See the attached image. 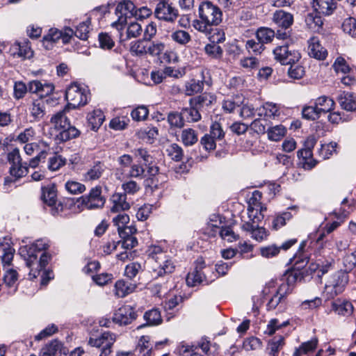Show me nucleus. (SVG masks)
I'll return each instance as SVG.
<instances>
[{
	"instance_id": "1",
	"label": "nucleus",
	"mask_w": 356,
	"mask_h": 356,
	"mask_svg": "<svg viewBox=\"0 0 356 356\" xmlns=\"http://www.w3.org/2000/svg\"><path fill=\"white\" fill-rule=\"evenodd\" d=\"M49 243L47 239H38L30 245H24L19 248V254L24 258L26 266L30 268V279L36 278L40 272L43 270L48 264L49 259L46 252H43L38 259L37 253L47 250Z\"/></svg>"
},
{
	"instance_id": "2",
	"label": "nucleus",
	"mask_w": 356,
	"mask_h": 356,
	"mask_svg": "<svg viewBox=\"0 0 356 356\" xmlns=\"http://www.w3.org/2000/svg\"><path fill=\"white\" fill-rule=\"evenodd\" d=\"M199 18L192 22L193 27L206 35L211 33V27L218 26L222 19V13L216 5L209 1L202 2L198 9Z\"/></svg>"
},
{
	"instance_id": "3",
	"label": "nucleus",
	"mask_w": 356,
	"mask_h": 356,
	"mask_svg": "<svg viewBox=\"0 0 356 356\" xmlns=\"http://www.w3.org/2000/svg\"><path fill=\"white\" fill-rule=\"evenodd\" d=\"M15 252L10 238L3 237L0 238V257L3 264V270L5 271L3 281L8 286H15L18 279L17 272L10 267Z\"/></svg>"
},
{
	"instance_id": "4",
	"label": "nucleus",
	"mask_w": 356,
	"mask_h": 356,
	"mask_svg": "<svg viewBox=\"0 0 356 356\" xmlns=\"http://www.w3.org/2000/svg\"><path fill=\"white\" fill-rule=\"evenodd\" d=\"M348 281V275L346 270H339L332 273L325 281L324 296L328 300L333 299L343 292Z\"/></svg>"
},
{
	"instance_id": "5",
	"label": "nucleus",
	"mask_w": 356,
	"mask_h": 356,
	"mask_svg": "<svg viewBox=\"0 0 356 356\" xmlns=\"http://www.w3.org/2000/svg\"><path fill=\"white\" fill-rule=\"evenodd\" d=\"M65 98L68 106L73 108L86 105L90 99L89 90L77 83L71 84L65 92Z\"/></svg>"
},
{
	"instance_id": "6",
	"label": "nucleus",
	"mask_w": 356,
	"mask_h": 356,
	"mask_svg": "<svg viewBox=\"0 0 356 356\" xmlns=\"http://www.w3.org/2000/svg\"><path fill=\"white\" fill-rule=\"evenodd\" d=\"M118 20L112 23V26L122 31L127 22V19L137 15L135 5L130 1H124L118 4L115 8Z\"/></svg>"
},
{
	"instance_id": "7",
	"label": "nucleus",
	"mask_w": 356,
	"mask_h": 356,
	"mask_svg": "<svg viewBox=\"0 0 356 356\" xmlns=\"http://www.w3.org/2000/svg\"><path fill=\"white\" fill-rule=\"evenodd\" d=\"M73 35L74 31L70 27H65L62 31L51 28L49 30L48 33L44 36L42 43L47 49H50L52 48L53 44L59 40H61L63 44L69 43Z\"/></svg>"
},
{
	"instance_id": "8",
	"label": "nucleus",
	"mask_w": 356,
	"mask_h": 356,
	"mask_svg": "<svg viewBox=\"0 0 356 356\" xmlns=\"http://www.w3.org/2000/svg\"><path fill=\"white\" fill-rule=\"evenodd\" d=\"M8 160L11 164L10 168V175L16 179L24 177L28 173L26 163L22 162L19 150L15 148L8 154Z\"/></svg>"
},
{
	"instance_id": "9",
	"label": "nucleus",
	"mask_w": 356,
	"mask_h": 356,
	"mask_svg": "<svg viewBox=\"0 0 356 356\" xmlns=\"http://www.w3.org/2000/svg\"><path fill=\"white\" fill-rule=\"evenodd\" d=\"M157 259V261L150 264L153 276L155 277H163L174 272L175 264L169 255H161Z\"/></svg>"
},
{
	"instance_id": "10",
	"label": "nucleus",
	"mask_w": 356,
	"mask_h": 356,
	"mask_svg": "<svg viewBox=\"0 0 356 356\" xmlns=\"http://www.w3.org/2000/svg\"><path fill=\"white\" fill-rule=\"evenodd\" d=\"M116 341V335L110 332H104L97 338H90L88 343L91 346L99 348L102 346L99 356H110L111 348Z\"/></svg>"
},
{
	"instance_id": "11",
	"label": "nucleus",
	"mask_w": 356,
	"mask_h": 356,
	"mask_svg": "<svg viewBox=\"0 0 356 356\" xmlns=\"http://www.w3.org/2000/svg\"><path fill=\"white\" fill-rule=\"evenodd\" d=\"M275 59L282 65L292 64L298 62L300 54L295 50L289 49L288 45L278 46L273 50Z\"/></svg>"
},
{
	"instance_id": "12",
	"label": "nucleus",
	"mask_w": 356,
	"mask_h": 356,
	"mask_svg": "<svg viewBox=\"0 0 356 356\" xmlns=\"http://www.w3.org/2000/svg\"><path fill=\"white\" fill-rule=\"evenodd\" d=\"M137 317V314L131 305H123L113 314L112 321L120 325L130 324Z\"/></svg>"
},
{
	"instance_id": "13",
	"label": "nucleus",
	"mask_w": 356,
	"mask_h": 356,
	"mask_svg": "<svg viewBox=\"0 0 356 356\" xmlns=\"http://www.w3.org/2000/svg\"><path fill=\"white\" fill-rule=\"evenodd\" d=\"M82 204L90 209L101 208L104 205L105 199L102 196L100 187L92 188L88 195L82 196Z\"/></svg>"
},
{
	"instance_id": "14",
	"label": "nucleus",
	"mask_w": 356,
	"mask_h": 356,
	"mask_svg": "<svg viewBox=\"0 0 356 356\" xmlns=\"http://www.w3.org/2000/svg\"><path fill=\"white\" fill-rule=\"evenodd\" d=\"M11 54L23 60L30 59L33 56V51L28 40L15 42L10 48Z\"/></svg>"
},
{
	"instance_id": "15",
	"label": "nucleus",
	"mask_w": 356,
	"mask_h": 356,
	"mask_svg": "<svg viewBox=\"0 0 356 356\" xmlns=\"http://www.w3.org/2000/svg\"><path fill=\"white\" fill-rule=\"evenodd\" d=\"M155 15L160 19L172 22L178 14L177 10L165 1H160L155 9Z\"/></svg>"
},
{
	"instance_id": "16",
	"label": "nucleus",
	"mask_w": 356,
	"mask_h": 356,
	"mask_svg": "<svg viewBox=\"0 0 356 356\" xmlns=\"http://www.w3.org/2000/svg\"><path fill=\"white\" fill-rule=\"evenodd\" d=\"M54 86L47 81L38 80L31 81L29 83V92L38 95L40 97H44L53 92Z\"/></svg>"
},
{
	"instance_id": "17",
	"label": "nucleus",
	"mask_w": 356,
	"mask_h": 356,
	"mask_svg": "<svg viewBox=\"0 0 356 356\" xmlns=\"http://www.w3.org/2000/svg\"><path fill=\"white\" fill-rule=\"evenodd\" d=\"M111 213H115L127 211L130 209V204L127 201V195L121 193H115L110 198Z\"/></svg>"
},
{
	"instance_id": "18",
	"label": "nucleus",
	"mask_w": 356,
	"mask_h": 356,
	"mask_svg": "<svg viewBox=\"0 0 356 356\" xmlns=\"http://www.w3.org/2000/svg\"><path fill=\"white\" fill-rule=\"evenodd\" d=\"M308 54L310 57L317 60H324L327 55V50L321 44L318 38L312 37L308 40Z\"/></svg>"
},
{
	"instance_id": "19",
	"label": "nucleus",
	"mask_w": 356,
	"mask_h": 356,
	"mask_svg": "<svg viewBox=\"0 0 356 356\" xmlns=\"http://www.w3.org/2000/svg\"><path fill=\"white\" fill-rule=\"evenodd\" d=\"M67 108L54 114L51 118V123L54 129L58 132L56 135H60V132L68 127L70 122L65 115Z\"/></svg>"
},
{
	"instance_id": "20",
	"label": "nucleus",
	"mask_w": 356,
	"mask_h": 356,
	"mask_svg": "<svg viewBox=\"0 0 356 356\" xmlns=\"http://www.w3.org/2000/svg\"><path fill=\"white\" fill-rule=\"evenodd\" d=\"M332 310L338 315L342 316H350L353 314L354 307L353 304L348 300L341 301L337 300L331 304Z\"/></svg>"
},
{
	"instance_id": "21",
	"label": "nucleus",
	"mask_w": 356,
	"mask_h": 356,
	"mask_svg": "<svg viewBox=\"0 0 356 356\" xmlns=\"http://www.w3.org/2000/svg\"><path fill=\"white\" fill-rule=\"evenodd\" d=\"M337 101L341 107L347 111L356 110V95L352 92H343L338 96Z\"/></svg>"
},
{
	"instance_id": "22",
	"label": "nucleus",
	"mask_w": 356,
	"mask_h": 356,
	"mask_svg": "<svg viewBox=\"0 0 356 356\" xmlns=\"http://www.w3.org/2000/svg\"><path fill=\"white\" fill-rule=\"evenodd\" d=\"M318 12L314 10L308 13L305 17V23L308 29L314 32H321L323 29V22Z\"/></svg>"
},
{
	"instance_id": "23",
	"label": "nucleus",
	"mask_w": 356,
	"mask_h": 356,
	"mask_svg": "<svg viewBox=\"0 0 356 356\" xmlns=\"http://www.w3.org/2000/svg\"><path fill=\"white\" fill-rule=\"evenodd\" d=\"M273 19L279 27L284 29L289 28L293 22V15L282 10H277L273 14Z\"/></svg>"
},
{
	"instance_id": "24",
	"label": "nucleus",
	"mask_w": 356,
	"mask_h": 356,
	"mask_svg": "<svg viewBox=\"0 0 356 356\" xmlns=\"http://www.w3.org/2000/svg\"><path fill=\"white\" fill-rule=\"evenodd\" d=\"M30 115L33 118V121L41 120L46 114V104L44 102L40 99L33 102L29 108Z\"/></svg>"
},
{
	"instance_id": "25",
	"label": "nucleus",
	"mask_w": 356,
	"mask_h": 356,
	"mask_svg": "<svg viewBox=\"0 0 356 356\" xmlns=\"http://www.w3.org/2000/svg\"><path fill=\"white\" fill-rule=\"evenodd\" d=\"M190 107L184 108L181 109L182 115H184V120L188 122H196L200 120L202 111L197 105L192 102V99L189 100Z\"/></svg>"
},
{
	"instance_id": "26",
	"label": "nucleus",
	"mask_w": 356,
	"mask_h": 356,
	"mask_svg": "<svg viewBox=\"0 0 356 356\" xmlns=\"http://www.w3.org/2000/svg\"><path fill=\"white\" fill-rule=\"evenodd\" d=\"M142 26L138 22H131L129 24L128 27L127 28L126 35H124L121 31H118L120 32L119 35V40L120 43H123L127 40L138 37L142 33Z\"/></svg>"
},
{
	"instance_id": "27",
	"label": "nucleus",
	"mask_w": 356,
	"mask_h": 356,
	"mask_svg": "<svg viewBox=\"0 0 356 356\" xmlns=\"http://www.w3.org/2000/svg\"><path fill=\"white\" fill-rule=\"evenodd\" d=\"M314 7L319 13L329 15L336 8V0H314Z\"/></svg>"
},
{
	"instance_id": "28",
	"label": "nucleus",
	"mask_w": 356,
	"mask_h": 356,
	"mask_svg": "<svg viewBox=\"0 0 356 356\" xmlns=\"http://www.w3.org/2000/svg\"><path fill=\"white\" fill-rule=\"evenodd\" d=\"M193 104L197 105L199 108L202 111L203 109L208 108L215 102L216 97L211 93H203L201 95L191 98Z\"/></svg>"
},
{
	"instance_id": "29",
	"label": "nucleus",
	"mask_w": 356,
	"mask_h": 356,
	"mask_svg": "<svg viewBox=\"0 0 356 356\" xmlns=\"http://www.w3.org/2000/svg\"><path fill=\"white\" fill-rule=\"evenodd\" d=\"M149 40L145 38L133 41L130 44V52L135 56H143L148 54Z\"/></svg>"
},
{
	"instance_id": "30",
	"label": "nucleus",
	"mask_w": 356,
	"mask_h": 356,
	"mask_svg": "<svg viewBox=\"0 0 356 356\" xmlns=\"http://www.w3.org/2000/svg\"><path fill=\"white\" fill-rule=\"evenodd\" d=\"M284 337L278 336L270 340L268 343L266 352L269 356H278L279 352L284 346Z\"/></svg>"
},
{
	"instance_id": "31",
	"label": "nucleus",
	"mask_w": 356,
	"mask_h": 356,
	"mask_svg": "<svg viewBox=\"0 0 356 356\" xmlns=\"http://www.w3.org/2000/svg\"><path fill=\"white\" fill-rule=\"evenodd\" d=\"M314 104L320 114H321L330 112L334 108L335 103L329 97L321 96L316 99Z\"/></svg>"
},
{
	"instance_id": "32",
	"label": "nucleus",
	"mask_w": 356,
	"mask_h": 356,
	"mask_svg": "<svg viewBox=\"0 0 356 356\" xmlns=\"http://www.w3.org/2000/svg\"><path fill=\"white\" fill-rule=\"evenodd\" d=\"M135 289V284L127 282L124 280H118L115 284V295L118 298H124L132 293Z\"/></svg>"
},
{
	"instance_id": "33",
	"label": "nucleus",
	"mask_w": 356,
	"mask_h": 356,
	"mask_svg": "<svg viewBox=\"0 0 356 356\" xmlns=\"http://www.w3.org/2000/svg\"><path fill=\"white\" fill-rule=\"evenodd\" d=\"M105 119L103 112L100 109H95L87 116L88 124L92 130H97L102 124Z\"/></svg>"
},
{
	"instance_id": "34",
	"label": "nucleus",
	"mask_w": 356,
	"mask_h": 356,
	"mask_svg": "<svg viewBox=\"0 0 356 356\" xmlns=\"http://www.w3.org/2000/svg\"><path fill=\"white\" fill-rule=\"evenodd\" d=\"M201 268L197 266L188 273L186 282L188 286H195L204 282L205 277Z\"/></svg>"
},
{
	"instance_id": "35",
	"label": "nucleus",
	"mask_w": 356,
	"mask_h": 356,
	"mask_svg": "<svg viewBox=\"0 0 356 356\" xmlns=\"http://www.w3.org/2000/svg\"><path fill=\"white\" fill-rule=\"evenodd\" d=\"M42 197L44 202L48 206H56L57 202V195L55 186L49 185L43 187Z\"/></svg>"
},
{
	"instance_id": "36",
	"label": "nucleus",
	"mask_w": 356,
	"mask_h": 356,
	"mask_svg": "<svg viewBox=\"0 0 356 356\" xmlns=\"http://www.w3.org/2000/svg\"><path fill=\"white\" fill-rule=\"evenodd\" d=\"M104 165L100 161L96 162L83 175L86 181L98 179L104 171Z\"/></svg>"
},
{
	"instance_id": "37",
	"label": "nucleus",
	"mask_w": 356,
	"mask_h": 356,
	"mask_svg": "<svg viewBox=\"0 0 356 356\" xmlns=\"http://www.w3.org/2000/svg\"><path fill=\"white\" fill-rule=\"evenodd\" d=\"M259 115L273 118L278 117L280 115V106L272 102H266L259 108Z\"/></svg>"
},
{
	"instance_id": "38",
	"label": "nucleus",
	"mask_w": 356,
	"mask_h": 356,
	"mask_svg": "<svg viewBox=\"0 0 356 356\" xmlns=\"http://www.w3.org/2000/svg\"><path fill=\"white\" fill-rule=\"evenodd\" d=\"M286 134V128L282 124L269 127L267 130L268 138L272 141H280Z\"/></svg>"
},
{
	"instance_id": "39",
	"label": "nucleus",
	"mask_w": 356,
	"mask_h": 356,
	"mask_svg": "<svg viewBox=\"0 0 356 356\" xmlns=\"http://www.w3.org/2000/svg\"><path fill=\"white\" fill-rule=\"evenodd\" d=\"M152 345L149 336H142L138 342L136 352H139V356H150Z\"/></svg>"
},
{
	"instance_id": "40",
	"label": "nucleus",
	"mask_w": 356,
	"mask_h": 356,
	"mask_svg": "<svg viewBox=\"0 0 356 356\" xmlns=\"http://www.w3.org/2000/svg\"><path fill=\"white\" fill-rule=\"evenodd\" d=\"M318 345V339L316 338L302 343L299 348H296L293 356H302L314 351Z\"/></svg>"
},
{
	"instance_id": "41",
	"label": "nucleus",
	"mask_w": 356,
	"mask_h": 356,
	"mask_svg": "<svg viewBox=\"0 0 356 356\" xmlns=\"http://www.w3.org/2000/svg\"><path fill=\"white\" fill-rule=\"evenodd\" d=\"M145 166L147 168L145 176H148V178L145 181L146 186L151 188H157L158 181H155L154 177L158 174V167L154 165H152V162L148 163Z\"/></svg>"
},
{
	"instance_id": "42",
	"label": "nucleus",
	"mask_w": 356,
	"mask_h": 356,
	"mask_svg": "<svg viewBox=\"0 0 356 356\" xmlns=\"http://www.w3.org/2000/svg\"><path fill=\"white\" fill-rule=\"evenodd\" d=\"M181 138L183 143L186 146L193 145L198 140L196 131L191 128L184 129L181 131Z\"/></svg>"
},
{
	"instance_id": "43",
	"label": "nucleus",
	"mask_w": 356,
	"mask_h": 356,
	"mask_svg": "<svg viewBox=\"0 0 356 356\" xmlns=\"http://www.w3.org/2000/svg\"><path fill=\"white\" fill-rule=\"evenodd\" d=\"M275 37V32L269 28H259L256 33L257 40L260 41L263 45L270 42Z\"/></svg>"
},
{
	"instance_id": "44",
	"label": "nucleus",
	"mask_w": 356,
	"mask_h": 356,
	"mask_svg": "<svg viewBox=\"0 0 356 356\" xmlns=\"http://www.w3.org/2000/svg\"><path fill=\"white\" fill-rule=\"evenodd\" d=\"M143 317L147 325H157L162 322L160 312L156 309L146 312Z\"/></svg>"
},
{
	"instance_id": "45",
	"label": "nucleus",
	"mask_w": 356,
	"mask_h": 356,
	"mask_svg": "<svg viewBox=\"0 0 356 356\" xmlns=\"http://www.w3.org/2000/svg\"><path fill=\"white\" fill-rule=\"evenodd\" d=\"M90 19L88 18L85 22L79 24L76 31H74V35L76 36L81 40H87L90 31Z\"/></svg>"
},
{
	"instance_id": "46",
	"label": "nucleus",
	"mask_w": 356,
	"mask_h": 356,
	"mask_svg": "<svg viewBox=\"0 0 356 356\" xmlns=\"http://www.w3.org/2000/svg\"><path fill=\"white\" fill-rule=\"evenodd\" d=\"M245 49L249 54H253L255 55L261 54L264 49L263 44L254 39H250L245 42Z\"/></svg>"
},
{
	"instance_id": "47",
	"label": "nucleus",
	"mask_w": 356,
	"mask_h": 356,
	"mask_svg": "<svg viewBox=\"0 0 356 356\" xmlns=\"http://www.w3.org/2000/svg\"><path fill=\"white\" fill-rule=\"evenodd\" d=\"M289 324V321L280 323L277 318H273L267 324L264 333L268 336H271L274 334L277 330L287 326Z\"/></svg>"
},
{
	"instance_id": "48",
	"label": "nucleus",
	"mask_w": 356,
	"mask_h": 356,
	"mask_svg": "<svg viewBox=\"0 0 356 356\" xmlns=\"http://www.w3.org/2000/svg\"><path fill=\"white\" fill-rule=\"evenodd\" d=\"M203 90V82L192 79L186 82L185 85V93L186 95L191 96L195 93L200 92Z\"/></svg>"
},
{
	"instance_id": "49",
	"label": "nucleus",
	"mask_w": 356,
	"mask_h": 356,
	"mask_svg": "<svg viewBox=\"0 0 356 356\" xmlns=\"http://www.w3.org/2000/svg\"><path fill=\"white\" fill-rule=\"evenodd\" d=\"M266 211V207L248 208V216L251 222L259 223L264 218V212Z\"/></svg>"
},
{
	"instance_id": "50",
	"label": "nucleus",
	"mask_w": 356,
	"mask_h": 356,
	"mask_svg": "<svg viewBox=\"0 0 356 356\" xmlns=\"http://www.w3.org/2000/svg\"><path fill=\"white\" fill-rule=\"evenodd\" d=\"M337 143L331 142L328 144H322L318 149V155L323 159H329L336 152Z\"/></svg>"
},
{
	"instance_id": "51",
	"label": "nucleus",
	"mask_w": 356,
	"mask_h": 356,
	"mask_svg": "<svg viewBox=\"0 0 356 356\" xmlns=\"http://www.w3.org/2000/svg\"><path fill=\"white\" fill-rule=\"evenodd\" d=\"M129 122L130 120L127 116H118L111 120L110 127L115 130H123L127 128Z\"/></svg>"
},
{
	"instance_id": "52",
	"label": "nucleus",
	"mask_w": 356,
	"mask_h": 356,
	"mask_svg": "<svg viewBox=\"0 0 356 356\" xmlns=\"http://www.w3.org/2000/svg\"><path fill=\"white\" fill-rule=\"evenodd\" d=\"M184 120L182 111L180 113L172 112L168 115V122L171 127L181 128L184 126Z\"/></svg>"
},
{
	"instance_id": "53",
	"label": "nucleus",
	"mask_w": 356,
	"mask_h": 356,
	"mask_svg": "<svg viewBox=\"0 0 356 356\" xmlns=\"http://www.w3.org/2000/svg\"><path fill=\"white\" fill-rule=\"evenodd\" d=\"M124 177L143 179L145 177V170L144 167L140 164H133L127 174H124Z\"/></svg>"
},
{
	"instance_id": "54",
	"label": "nucleus",
	"mask_w": 356,
	"mask_h": 356,
	"mask_svg": "<svg viewBox=\"0 0 356 356\" xmlns=\"http://www.w3.org/2000/svg\"><path fill=\"white\" fill-rule=\"evenodd\" d=\"M171 38L173 41L181 45H185L191 40V35L183 30H178L172 33Z\"/></svg>"
},
{
	"instance_id": "55",
	"label": "nucleus",
	"mask_w": 356,
	"mask_h": 356,
	"mask_svg": "<svg viewBox=\"0 0 356 356\" xmlns=\"http://www.w3.org/2000/svg\"><path fill=\"white\" fill-rule=\"evenodd\" d=\"M148 48V54L152 56H159L165 50V44L164 42L159 40H149Z\"/></svg>"
},
{
	"instance_id": "56",
	"label": "nucleus",
	"mask_w": 356,
	"mask_h": 356,
	"mask_svg": "<svg viewBox=\"0 0 356 356\" xmlns=\"http://www.w3.org/2000/svg\"><path fill=\"white\" fill-rule=\"evenodd\" d=\"M118 163L120 165V168L117 170L115 173L116 177L120 179L121 175H124V168L131 165L133 159L129 154H123L118 158Z\"/></svg>"
},
{
	"instance_id": "57",
	"label": "nucleus",
	"mask_w": 356,
	"mask_h": 356,
	"mask_svg": "<svg viewBox=\"0 0 356 356\" xmlns=\"http://www.w3.org/2000/svg\"><path fill=\"white\" fill-rule=\"evenodd\" d=\"M334 263V261L333 259L326 261L318 259L317 264L315 266L313 264L311 269L314 270H318V273L321 272V275H323L332 268Z\"/></svg>"
},
{
	"instance_id": "58",
	"label": "nucleus",
	"mask_w": 356,
	"mask_h": 356,
	"mask_svg": "<svg viewBox=\"0 0 356 356\" xmlns=\"http://www.w3.org/2000/svg\"><path fill=\"white\" fill-rule=\"evenodd\" d=\"M79 135V131L74 127H71L69 124L68 127L60 131V135H56V137L63 141H67L77 137Z\"/></svg>"
},
{
	"instance_id": "59",
	"label": "nucleus",
	"mask_w": 356,
	"mask_h": 356,
	"mask_svg": "<svg viewBox=\"0 0 356 356\" xmlns=\"http://www.w3.org/2000/svg\"><path fill=\"white\" fill-rule=\"evenodd\" d=\"M167 154L173 160L179 161L183 156V150L180 146L176 143L168 145L165 149Z\"/></svg>"
},
{
	"instance_id": "60",
	"label": "nucleus",
	"mask_w": 356,
	"mask_h": 356,
	"mask_svg": "<svg viewBox=\"0 0 356 356\" xmlns=\"http://www.w3.org/2000/svg\"><path fill=\"white\" fill-rule=\"evenodd\" d=\"M149 110L147 106L141 105L134 108L131 113V116L135 121H143L145 120L148 116Z\"/></svg>"
},
{
	"instance_id": "61",
	"label": "nucleus",
	"mask_w": 356,
	"mask_h": 356,
	"mask_svg": "<svg viewBox=\"0 0 356 356\" xmlns=\"http://www.w3.org/2000/svg\"><path fill=\"white\" fill-rule=\"evenodd\" d=\"M291 218H292V214L289 211L284 212V213L277 216L273 219V222H272L273 229L277 230L278 229H280L282 227H283L284 225H285L286 221L291 220Z\"/></svg>"
},
{
	"instance_id": "62",
	"label": "nucleus",
	"mask_w": 356,
	"mask_h": 356,
	"mask_svg": "<svg viewBox=\"0 0 356 356\" xmlns=\"http://www.w3.org/2000/svg\"><path fill=\"white\" fill-rule=\"evenodd\" d=\"M66 160L60 155L54 154L48 159V168L51 171L60 169L65 164Z\"/></svg>"
},
{
	"instance_id": "63",
	"label": "nucleus",
	"mask_w": 356,
	"mask_h": 356,
	"mask_svg": "<svg viewBox=\"0 0 356 356\" xmlns=\"http://www.w3.org/2000/svg\"><path fill=\"white\" fill-rule=\"evenodd\" d=\"M341 26L345 33L349 34L352 37L356 36V19L355 18H346L343 22Z\"/></svg>"
},
{
	"instance_id": "64",
	"label": "nucleus",
	"mask_w": 356,
	"mask_h": 356,
	"mask_svg": "<svg viewBox=\"0 0 356 356\" xmlns=\"http://www.w3.org/2000/svg\"><path fill=\"white\" fill-rule=\"evenodd\" d=\"M148 255V261L149 264L155 262L158 260L157 257H160L161 255L166 254L161 249V247L157 245H151L147 250Z\"/></svg>"
}]
</instances>
